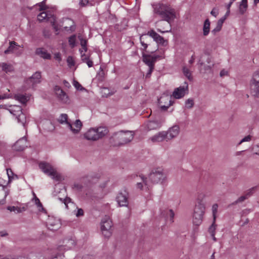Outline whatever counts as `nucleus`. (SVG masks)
Here are the masks:
<instances>
[{"label":"nucleus","mask_w":259,"mask_h":259,"mask_svg":"<svg viewBox=\"0 0 259 259\" xmlns=\"http://www.w3.org/2000/svg\"><path fill=\"white\" fill-rule=\"evenodd\" d=\"M251 140V136L250 135H248L243 138L238 143V145L241 144L243 142H249Z\"/></svg>","instance_id":"4d7b16f0"},{"label":"nucleus","mask_w":259,"mask_h":259,"mask_svg":"<svg viewBox=\"0 0 259 259\" xmlns=\"http://www.w3.org/2000/svg\"><path fill=\"white\" fill-rule=\"evenodd\" d=\"M7 173L9 181H11L12 179H13L14 173L11 169H7Z\"/></svg>","instance_id":"052dcab7"},{"label":"nucleus","mask_w":259,"mask_h":259,"mask_svg":"<svg viewBox=\"0 0 259 259\" xmlns=\"http://www.w3.org/2000/svg\"><path fill=\"white\" fill-rule=\"evenodd\" d=\"M78 38L80 40L81 47H85V46H87V40L85 39H84L81 35H78Z\"/></svg>","instance_id":"6e6d98bb"},{"label":"nucleus","mask_w":259,"mask_h":259,"mask_svg":"<svg viewBox=\"0 0 259 259\" xmlns=\"http://www.w3.org/2000/svg\"><path fill=\"white\" fill-rule=\"evenodd\" d=\"M250 93L252 96L255 98L259 97V83L255 82H250Z\"/></svg>","instance_id":"b1692460"},{"label":"nucleus","mask_w":259,"mask_h":259,"mask_svg":"<svg viewBox=\"0 0 259 259\" xmlns=\"http://www.w3.org/2000/svg\"><path fill=\"white\" fill-rule=\"evenodd\" d=\"M84 137L89 141H96L98 140L96 128H91L84 134Z\"/></svg>","instance_id":"6ab92c4d"},{"label":"nucleus","mask_w":259,"mask_h":259,"mask_svg":"<svg viewBox=\"0 0 259 259\" xmlns=\"http://www.w3.org/2000/svg\"><path fill=\"white\" fill-rule=\"evenodd\" d=\"M59 200L62 201L66 206V207L67 208L68 207V203L70 202L71 201V199L69 197H66V198L63 199L62 198H59Z\"/></svg>","instance_id":"bf43d9fd"},{"label":"nucleus","mask_w":259,"mask_h":259,"mask_svg":"<svg viewBox=\"0 0 259 259\" xmlns=\"http://www.w3.org/2000/svg\"><path fill=\"white\" fill-rule=\"evenodd\" d=\"M152 7L154 13L169 24L176 18L175 11L170 6L159 3L153 4Z\"/></svg>","instance_id":"f257e3e1"},{"label":"nucleus","mask_w":259,"mask_h":259,"mask_svg":"<svg viewBox=\"0 0 259 259\" xmlns=\"http://www.w3.org/2000/svg\"><path fill=\"white\" fill-rule=\"evenodd\" d=\"M57 253L55 257L53 258L52 259H58V258H61L63 253L61 251H58L57 250Z\"/></svg>","instance_id":"774afa93"},{"label":"nucleus","mask_w":259,"mask_h":259,"mask_svg":"<svg viewBox=\"0 0 259 259\" xmlns=\"http://www.w3.org/2000/svg\"><path fill=\"white\" fill-rule=\"evenodd\" d=\"M223 24H222L221 21L219 22L218 21L217 23V26H215V27L214 29H213L211 30V33L213 35H215L217 32L221 31L222 26H223Z\"/></svg>","instance_id":"4c0bfd02"},{"label":"nucleus","mask_w":259,"mask_h":259,"mask_svg":"<svg viewBox=\"0 0 259 259\" xmlns=\"http://www.w3.org/2000/svg\"><path fill=\"white\" fill-rule=\"evenodd\" d=\"M188 91V84L187 82H185L184 85L176 88L172 93V96L175 99H180L183 98Z\"/></svg>","instance_id":"f8f14e48"},{"label":"nucleus","mask_w":259,"mask_h":259,"mask_svg":"<svg viewBox=\"0 0 259 259\" xmlns=\"http://www.w3.org/2000/svg\"><path fill=\"white\" fill-rule=\"evenodd\" d=\"M68 42L72 48H74L75 46L76 35L75 34L72 35L69 37Z\"/></svg>","instance_id":"a19ab883"},{"label":"nucleus","mask_w":259,"mask_h":259,"mask_svg":"<svg viewBox=\"0 0 259 259\" xmlns=\"http://www.w3.org/2000/svg\"><path fill=\"white\" fill-rule=\"evenodd\" d=\"M7 209L9 210L10 211H17L19 213L21 212L20 208L18 207L15 206H8Z\"/></svg>","instance_id":"13d9d810"},{"label":"nucleus","mask_w":259,"mask_h":259,"mask_svg":"<svg viewBox=\"0 0 259 259\" xmlns=\"http://www.w3.org/2000/svg\"><path fill=\"white\" fill-rule=\"evenodd\" d=\"M112 226V223L109 217L105 215L101 221V231L103 235L106 237H109L111 235V228Z\"/></svg>","instance_id":"0eeeda50"},{"label":"nucleus","mask_w":259,"mask_h":259,"mask_svg":"<svg viewBox=\"0 0 259 259\" xmlns=\"http://www.w3.org/2000/svg\"><path fill=\"white\" fill-rule=\"evenodd\" d=\"M194 106V100L192 99H188L185 102V106L188 109H190Z\"/></svg>","instance_id":"de8ad7c7"},{"label":"nucleus","mask_w":259,"mask_h":259,"mask_svg":"<svg viewBox=\"0 0 259 259\" xmlns=\"http://www.w3.org/2000/svg\"><path fill=\"white\" fill-rule=\"evenodd\" d=\"M11 97H12V96L10 95H9V94L8 95V94H3L2 95H0V100L6 99H9V98H10Z\"/></svg>","instance_id":"338daca9"},{"label":"nucleus","mask_w":259,"mask_h":259,"mask_svg":"<svg viewBox=\"0 0 259 259\" xmlns=\"http://www.w3.org/2000/svg\"><path fill=\"white\" fill-rule=\"evenodd\" d=\"M247 198H248L247 197V196L245 194L244 195L241 196L240 197H239L235 201H234L233 203V204L235 205V204H238L239 203L242 202L244 200L247 199Z\"/></svg>","instance_id":"8fccbe9b"},{"label":"nucleus","mask_w":259,"mask_h":259,"mask_svg":"<svg viewBox=\"0 0 259 259\" xmlns=\"http://www.w3.org/2000/svg\"><path fill=\"white\" fill-rule=\"evenodd\" d=\"M159 35V34L156 33L153 29L150 30L146 34H143L141 35L140 37V43L142 46V48H141V51H146L148 46L149 45V41L150 40L149 36L152 37L155 41Z\"/></svg>","instance_id":"20e7f679"},{"label":"nucleus","mask_w":259,"mask_h":259,"mask_svg":"<svg viewBox=\"0 0 259 259\" xmlns=\"http://www.w3.org/2000/svg\"><path fill=\"white\" fill-rule=\"evenodd\" d=\"M46 0H44L40 3H39L36 5V6H38L39 8V11H44V10H47V9L49 8V7L46 5Z\"/></svg>","instance_id":"58836bf2"},{"label":"nucleus","mask_w":259,"mask_h":259,"mask_svg":"<svg viewBox=\"0 0 259 259\" xmlns=\"http://www.w3.org/2000/svg\"><path fill=\"white\" fill-rule=\"evenodd\" d=\"M83 213H84V212H83V209L81 208H79L77 209V212L75 213V215L77 217H79L83 215Z\"/></svg>","instance_id":"0e129e2a"},{"label":"nucleus","mask_w":259,"mask_h":259,"mask_svg":"<svg viewBox=\"0 0 259 259\" xmlns=\"http://www.w3.org/2000/svg\"><path fill=\"white\" fill-rule=\"evenodd\" d=\"M41 74L39 72H36L31 77L26 80L27 83H32V86L40 82Z\"/></svg>","instance_id":"5701e85b"},{"label":"nucleus","mask_w":259,"mask_h":259,"mask_svg":"<svg viewBox=\"0 0 259 259\" xmlns=\"http://www.w3.org/2000/svg\"><path fill=\"white\" fill-rule=\"evenodd\" d=\"M67 62L68 63V65L70 66H73L74 65V62L73 60V58L71 56H69L67 59Z\"/></svg>","instance_id":"e2e57ef3"},{"label":"nucleus","mask_w":259,"mask_h":259,"mask_svg":"<svg viewBox=\"0 0 259 259\" xmlns=\"http://www.w3.org/2000/svg\"><path fill=\"white\" fill-rule=\"evenodd\" d=\"M218 208V205L217 204H214L212 206L213 220L216 219V213L217 212Z\"/></svg>","instance_id":"3c124183"},{"label":"nucleus","mask_w":259,"mask_h":259,"mask_svg":"<svg viewBox=\"0 0 259 259\" xmlns=\"http://www.w3.org/2000/svg\"><path fill=\"white\" fill-rule=\"evenodd\" d=\"M203 215H204L201 214L199 213H193V224L196 226L200 225L202 222Z\"/></svg>","instance_id":"7c9ffc66"},{"label":"nucleus","mask_w":259,"mask_h":259,"mask_svg":"<svg viewBox=\"0 0 259 259\" xmlns=\"http://www.w3.org/2000/svg\"><path fill=\"white\" fill-rule=\"evenodd\" d=\"M149 178L153 183L160 182L163 184L166 180L167 175L162 169L157 168L152 170L149 176Z\"/></svg>","instance_id":"423d86ee"},{"label":"nucleus","mask_w":259,"mask_h":259,"mask_svg":"<svg viewBox=\"0 0 259 259\" xmlns=\"http://www.w3.org/2000/svg\"><path fill=\"white\" fill-rule=\"evenodd\" d=\"M28 142L25 137L19 139L13 146V149L17 151L24 150L28 146Z\"/></svg>","instance_id":"2eb2a0df"},{"label":"nucleus","mask_w":259,"mask_h":259,"mask_svg":"<svg viewBox=\"0 0 259 259\" xmlns=\"http://www.w3.org/2000/svg\"><path fill=\"white\" fill-rule=\"evenodd\" d=\"M155 41L156 43L161 44L163 46H166L167 45V41L165 40L164 38L160 35H159Z\"/></svg>","instance_id":"37998d69"},{"label":"nucleus","mask_w":259,"mask_h":259,"mask_svg":"<svg viewBox=\"0 0 259 259\" xmlns=\"http://www.w3.org/2000/svg\"><path fill=\"white\" fill-rule=\"evenodd\" d=\"M183 72L184 74L189 79H192L191 73L189 69L186 67H184L183 68Z\"/></svg>","instance_id":"49530a36"},{"label":"nucleus","mask_w":259,"mask_h":259,"mask_svg":"<svg viewBox=\"0 0 259 259\" xmlns=\"http://www.w3.org/2000/svg\"><path fill=\"white\" fill-rule=\"evenodd\" d=\"M79 51H80V54H81V61L85 63L87 61L90 60L89 57L88 56L86 55L84 53L82 54V51H81L80 50Z\"/></svg>","instance_id":"5fc2aeb1"},{"label":"nucleus","mask_w":259,"mask_h":259,"mask_svg":"<svg viewBox=\"0 0 259 259\" xmlns=\"http://www.w3.org/2000/svg\"><path fill=\"white\" fill-rule=\"evenodd\" d=\"M58 121L61 124H66L67 126V123H70L68 121V115L66 114H61L58 119Z\"/></svg>","instance_id":"c9c22d12"},{"label":"nucleus","mask_w":259,"mask_h":259,"mask_svg":"<svg viewBox=\"0 0 259 259\" xmlns=\"http://www.w3.org/2000/svg\"><path fill=\"white\" fill-rule=\"evenodd\" d=\"M210 22L208 19H206L203 25V35L206 36L210 32Z\"/></svg>","instance_id":"2f4dec72"},{"label":"nucleus","mask_w":259,"mask_h":259,"mask_svg":"<svg viewBox=\"0 0 259 259\" xmlns=\"http://www.w3.org/2000/svg\"><path fill=\"white\" fill-rule=\"evenodd\" d=\"M205 195L204 194L200 193L198 194L194 209V213L204 215L205 210Z\"/></svg>","instance_id":"6e6552de"},{"label":"nucleus","mask_w":259,"mask_h":259,"mask_svg":"<svg viewBox=\"0 0 259 259\" xmlns=\"http://www.w3.org/2000/svg\"><path fill=\"white\" fill-rule=\"evenodd\" d=\"M180 132V128L178 125L175 124L165 131L167 139L170 141L178 136Z\"/></svg>","instance_id":"ddd939ff"},{"label":"nucleus","mask_w":259,"mask_h":259,"mask_svg":"<svg viewBox=\"0 0 259 259\" xmlns=\"http://www.w3.org/2000/svg\"><path fill=\"white\" fill-rule=\"evenodd\" d=\"M256 189V187H252L248 190H247L245 192V195L248 198L251 196L253 195V194L255 192Z\"/></svg>","instance_id":"a18cd8bd"},{"label":"nucleus","mask_w":259,"mask_h":259,"mask_svg":"<svg viewBox=\"0 0 259 259\" xmlns=\"http://www.w3.org/2000/svg\"><path fill=\"white\" fill-rule=\"evenodd\" d=\"M47 12L44 11L41 12L39 14L37 15V20L39 22H41L45 19H47Z\"/></svg>","instance_id":"c03bdc74"},{"label":"nucleus","mask_w":259,"mask_h":259,"mask_svg":"<svg viewBox=\"0 0 259 259\" xmlns=\"http://www.w3.org/2000/svg\"><path fill=\"white\" fill-rule=\"evenodd\" d=\"M155 51H147V52H149L151 53H153L155 52ZM145 51H143L142 53V57H143V61L146 64L148 67H154L155 62L153 59L152 56L149 54H146L144 53ZM147 52V51H146Z\"/></svg>","instance_id":"a211bd4d"},{"label":"nucleus","mask_w":259,"mask_h":259,"mask_svg":"<svg viewBox=\"0 0 259 259\" xmlns=\"http://www.w3.org/2000/svg\"><path fill=\"white\" fill-rule=\"evenodd\" d=\"M14 99L23 104H26L29 100L30 97L26 94H17L15 95Z\"/></svg>","instance_id":"a878e982"},{"label":"nucleus","mask_w":259,"mask_h":259,"mask_svg":"<svg viewBox=\"0 0 259 259\" xmlns=\"http://www.w3.org/2000/svg\"><path fill=\"white\" fill-rule=\"evenodd\" d=\"M128 193L125 189L119 192L116 197V200L119 206H127L128 204Z\"/></svg>","instance_id":"9d476101"},{"label":"nucleus","mask_w":259,"mask_h":259,"mask_svg":"<svg viewBox=\"0 0 259 259\" xmlns=\"http://www.w3.org/2000/svg\"><path fill=\"white\" fill-rule=\"evenodd\" d=\"M160 108L163 111L166 110L171 105V100L168 96L161 97L159 100Z\"/></svg>","instance_id":"aec40b11"},{"label":"nucleus","mask_w":259,"mask_h":259,"mask_svg":"<svg viewBox=\"0 0 259 259\" xmlns=\"http://www.w3.org/2000/svg\"><path fill=\"white\" fill-rule=\"evenodd\" d=\"M0 66L2 67L3 71L6 73L12 72L14 70L13 67L12 65L6 63H1Z\"/></svg>","instance_id":"473e14b6"},{"label":"nucleus","mask_w":259,"mask_h":259,"mask_svg":"<svg viewBox=\"0 0 259 259\" xmlns=\"http://www.w3.org/2000/svg\"><path fill=\"white\" fill-rule=\"evenodd\" d=\"M18 45L15 41H10L8 48L4 52L5 54L13 53L15 51L18 50Z\"/></svg>","instance_id":"c85d7f7f"},{"label":"nucleus","mask_w":259,"mask_h":259,"mask_svg":"<svg viewBox=\"0 0 259 259\" xmlns=\"http://www.w3.org/2000/svg\"><path fill=\"white\" fill-rule=\"evenodd\" d=\"M43 35L45 38H50L51 35L50 30L48 28H45L42 31Z\"/></svg>","instance_id":"603ef678"},{"label":"nucleus","mask_w":259,"mask_h":259,"mask_svg":"<svg viewBox=\"0 0 259 259\" xmlns=\"http://www.w3.org/2000/svg\"><path fill=\"white\" fill-rule=\"evenodd\" d=\"M250 82H255L259 83V71L254 72Z\"/></svg>","instance_id":"09e8293b"},{"label":"nucleus","mask_w":259,"mask_h":259,"mask_svg":"<svg viewBox=\"0 0 259 259\" xmlns=\"http://www.w3.org/2000/svg\"><path fill=\"white\" fill-rule=\"evenodd\" d=\"M74 125L75 128H73L71 123H67V127L74 134H78L82 126V123L79 119L75 120Z\"/></svg>","instance_id":"412c9836"},{"label":"nucleus","mask_w":259,"mask_h":259,"mask_svg":"<svg viewBox=\"0 0 259 259\" xmlns=\"http://www.w3.org/2000/svg\"><path fill=\"white\" fill-rule=\"evenodd\" d=\"M136 179L137 180H138L139 179H140L141 180L140 182H138L137 183V187L138 188H139L140 189H142L144 185L145 186H147V187L149 186V184H148V181H147V179L146 178H145L144 176H140L139 177H138L137 176H136Z\"/></svg>","instance_id":"c756f323"},{"label":"nucleus","mask_w":259,"mask_h":259,"mask_svg":"<svg viewBox=\"0 0 259 259\" xmlns=\"http://www.w3.org/2000/svg\"><path fill=\"white\" fill-rule=\"evenodd\" d=\"M150 140L153 143L161 142L164 141H168L167 139V135L165 131H162L158 133L150 138Z\"/></svg>","instance_id":"dca6fc26"},{"label":"nucleus","mask_w":259,"mask_h":259,"mask_svg":"<svg viewBox=\"0 0 259 259\" xmlns=\"http://www.w3.org/2000/svg\"><path fill=\"white\" fill-rule=\"evenodd\" d=\"M247 8V4H242L240 3L239 11V13L241 15H243L246 12Z\"/></svg>","instance_id":"79ce46f5"},{"label":"nucleus","mask_w":259,"mask_h":259,"mask_svg":"<svg viewBox=\"0 0 259 259\" xmlns=\"http://www.w3.org/2000/svg\"><path fill=\"white\" fill-rule=\"evenodd\" d=\"M161 215L167 219H169L171 223L174 222L175 213L172 209H166L164 210L161 212Z\"/></svg>","instance_id":"cd10ccee"},{"label":"nucleus","mask_w":259,"mask_h":259,"mask_svg":"<svg viewBox=\"0 0 259 259\" xmlns=\"http://www.w3.org/2000/svg\"><path fill=\"white\" fill-rule=\"evenodd\" d=\"M100 175L98 174H92L81 178V181L85 185L88 186L96 183L100 178Z\"/></svg>","instance_id":"4468645a"},{"label":"nucleus","mask_w":259,"mask_h":259,"mask_svg":"<svg viewBox=\"0 0 259 259\" xmlns=\"http://www.w3.org/2000/svg\"><path fill=\"white\" fill-rule=\"evenodd\" d=\"M82 188H83L82 185L79 183H75L72 186V188L77 191H81L82 190Z\"/></svg>","instance_id":"864d4df0"},{"label":"nucleus","mask_w":259,"mask_h":259,"mask_svg":"<svg viewBox=\"0 0 259 259\" xmlns=\"http://www.w3.org/2000/svg\"><path fill=\"white\" fill-rule=\"evenodd\" d=\"M210 14L213 16L214 17H217V16L219 14V10L216 9L215 8H214L212 9V10H211V12H210Z\"/></svg>","instance_id":"69168bd1"},{"label":"nucleus","mask_w":259,"mask_h":259,"mask_svg":"<svg viewBox=\"0 0 259 259\" xmlns=\"http://www.w3.org/2000/svg\"><path fill=\"white\" fill-rule=\"evenodd\" d=\"M47 226L49 229L54 231L60 228L61 224L58 220H56L52 217L48 219Z\"/></svg>","instance_id":"f3484780"},{"label":"nucleus","mask_w":259,"mask_h":259,"mask_svg":"<svg viewBox=\"0 0 259 259\" xmlns=\"http://www.w3.org/2000/svg\"><path fill=\"white\" fill-rule=\"evenodd\" d=\"M54 90L58 98L63 102L67 103L68 101V96L59 86H55Z\"/></svg>","instance_id":"4be33fe9"},{"label":"nucleus","mask_w":259,"mask_h":259,"mask_svg":"<svg viewBox=\"0 0 259 259\" xmlns=\"http://www.w3.org/2000/svg\"><path fill=\"white\" fill-rule=\"evenodd\" d=\"M160 126V123L157 121H150L147 123V127L149 130H155Z\"/></svg>","instance_id":"72a5a7b5"},{"label":"nucleus","mask_w":259,"mask_h":259,"mask_svg":"<svg viewBox=\"0 0 259 259\" xmlns=\"http://www.w3.org/2000/svg\"><path fill=\"white\" fill-rule=\"evenodd\" d=\"M67 20L70 22V26H64V30L66 31H70L71 32L75 31L76 27L74 22L70 19H67Z\"/></svg>","instance_id":"f704fd0d"},{"label":"nucleus","mask_w":259,"mask_h":259,"mask_svg":"<svg viewBox=\"0 0 259 259\" xmlns=\"http://www.w3.org/2000/svg\"><path fill=\"white\" fill-rule=\"evenodd\" d=\"M39 167L46 174L51 177L56 181H61L62 179L60 174L49 163L41 162L39 164Z\"/></svg>","instance_id":"f03ea898"},{"label":"nucleus","mask_w":259,"mask_h":259,"mask_svg":"<svg viewBox=\"0 0 259 259\" xmlns=\"http://www.w3.org/2000/svg\"><path fill=\"white\" fill-rule=\"evenodd\" d=\"M159 35V34L156 33L153 29L150 30L146 34H143L141 35L140 37V43L142 46V48H141V51H146L148 46L149 45V41L150 40L149 36L152 37L155 41Z\"/></svg>","instance_id":"7ed1b4c3"},{"label":"nucleus","mask_w":259,"mask_h":259,"mask_svg":"<svg viewBox=\"0 0 259 259\" xmlns=\"http://www.w3.org/2000/svg\"><path fill=\"white\" fill-rule=\"evenodd\" d=\"M73 85L77 90H82L83 88L82 87L81 85L77 81H73Z\"/></svg>","instance_id":"680f3d73"},{"label":"nucleus","mask_w":259,"mask_h":259,"mask_svg":"<svg viewBox=\"0 0 259 259\" xmlns=\"http://www.w3.org/2000/svg\"><path fill=\"white\" fill-rule=\"evenodd\" d=\"M215 220H213V222L211 226L209 227L208 231L210 235L215 234L217 225L215 224Z\"/></svg>","instance_id":"ea45409f"},{"label":"nucleus","mask_w":259,"mask_h":259,"mask_svg":"<svg viewBox=\"0 0 259 259\" xmlns=\"http://www.w3.org/2000/svg\"><path fill=\"white\" fill-rule=\"evenodd\" d=\"M34 196V200L35 204L36 205L38 209L40 211H42L44 210V208L42 206L41 203L40 202L39 199L36 196L35 194L33 193Z\"/></svg>","instance_id":"e433bc0d"},{"label":"nucleus","mask_w":259,"mask_h":259,"mask_svg":"<svg viewBox=\"0 0 259 259\" xmlns=\"http://www.w3.org/2000/svg\"><path fill=\"white\" fill-rule=\"evenodd\" d=\"M98 139L105 137L109 132L108 128L106 126H99L96 128Z\"/></svg>","instance_id":"bb28decb"},{"label":"nucleus","mask_w":259,"mask_h":259,"mask_svg":"<svg viewBox=\"0 0 259 259\" xmlns=\"http://www.w3.org/2000/svg\"><path fill=\"white\" fill-rule=\"evenodd\" d=\"M9 111L11 114L16 116L18 122L24 126L26 122V115L23 113L22 107L18 105L9 106Z\"/></svg>","instance_id":"39448f33"},{"label":"nucleus","mask_w":259,"mask_h":259,"mask_svg":"<svg viewBox=\"0 0 259 259\" xmlns=\"http://www.w3.org/2000/svg\"><path fill=\"white\" fill-rule=\"evenodd\" d=\"M117 138L120 140L118 146L123 145L131 142L134 138V134L132 131L120 132L117 134Z\"/></svg>","instance_id":"1a4fd4ad"},{"label":"nucleus","mask_w":259,"mask_h":259,"mask_svg":"<svg viewBox=\"0 0 259 259\" xmlns=\"http://www.w3.org/2000/svg\"><path fill=\"white\" fill-rule=\"evenodd\" d=\"M36 54L39 55L41 58L45 59H50L51 56L50 53L48 52V51L44 48H37L36 50Z\"/></svg>","instance_id":"393cba45"},{"label":"nucleus","mask_w":259,"mask_h":259,"mask_svg":"<svg viewBox=\"0 0 259 259\" xmlns=\"http://www.w3.org/2000/svg\"><path fill=\"white\" fill-rule=\"evenodd\" d=\"M63 245H60L57 247V250L58 251H63L65 250H69L72 249L75 245V240L72 238H66L63 242Z\"/></svg>","instance_id":"9b49d317"}]
</instances>
